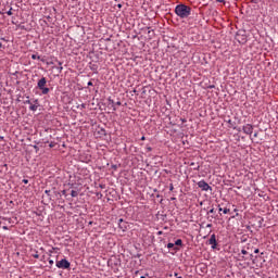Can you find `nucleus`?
<instances>
[{"instance_id": "nucleus-1", "label": "nucleus", "mask_w": 278, "mask_h": 278, "mask_svg": "<svg viewBox=\"0 0 278 278\" xmlns=\"http://www.w3.org/2000/svg\"><path fill=\"white\" fill-rule=\"evenodd\" d=\"M175 14L179 16V18H188V16L192 14V8L186 4H177L175 8Z\"/></svg>"}, {"instance_id": "nucleus-2", "label": "nucleus", "mask_w": 278, "mask_h": 278, "mask_svg": "<svg viewBox=\"0 0 278 278\" xmlns=\"http://www.w3.org/2000/svg\"><path fill=\"white\" fill-rule=\"evenodd\" d=\"M45 86H47V78L42 77L38 80L37 87L39 88V90H41L42 94H49L50 89Z\"/></svg>"}, {"instance_id": "nucleus-3", "label": "nucleus", "mask_w": 278, "mask_h": 278, "mask_svg": "<svg viewBox=\"0 0 278 278\" xmlns=\"http://www.w3.org/2000/svg\"><path fill=\"white\" fill-rule=\"evenodd\" d=\"M56 268H62L63 270H67V268H71V262L66 258H62L61 261H56L55 263Z\"/></svg>"}, {"instance_id": "nucleus-4", "label": "nucleus", "mask_w": 278, "mask_h": 278, "mask_svg": "<svg viewBox=\"0 0 278 278\" xmlns=\"http://www.w3.org/2000/svg\"><path fill=\"white\" fill-rule=\"evenodd\" d=\"M198 188H201L204 192L212 191V187L205 180H200L198 182Z\"/></svg>"}, {"instance_id": "nucleus-5", "label": "nucleus", "mask_w": 278, "mask_h": 278, "mask_svg": "<svg viewBox=\"0 0 278 278\" xmlns=\"http://www.w3.org/2000/svg\"><path fill=\"white\" fill-rule=\"evenodd\" d=\"M243 134H247V136H251L253 134V125L247 124L243 126Z\"/></svg>"}, {"instance_id": "nucleus-6", "label": "nucleus", "mask_w": 278, "mask_h": 278, "mask_svg": "<svg viewBox=\"0 0 278 278\" xmlns=\"http://www.w3.org/2000/svg\"><path fill=\"white\" fill-rule=\"evenodd\" d=\"M208 244L212 245V249H216V247L218 245V243L216 242V235L211 236L208 240Z\"/></svg>"}, {"instance_id": "nucleus-7", "label": "nucleus", "mask_w": 278, "mask_h": 278, "mask_svg": "<svg viewBox=\"0 0 278 278\" xmlns=\"http://www.w3.org/2000/svg\"><path fill=\"white\" fill-rule=\"evenodd\" d=\"M184 244V241L181 239H178L175 241L174 247H181Z\"/></svg>"}, {"instance_id": "nucleus-8", "label": "nucleus", "mask_w": 278, "mask_h": 278, "mask_svg": "<svg viewBox=\"0 0 278 278\" xmlns=\"http://www.w3.org/2000/svg\"><path fill=\"white\" fill-rule=\"evenodd\" d=\"M218 210H219V212H223V214H229V213L231 212V211H230L229 208H227V207L224 208V210H223V207H219Z\"/></svg>"}, {"instance_id": "nucleus-9", "label": "nucleus", "mask_w": 278, "mask_h": 278, "mask_svg": "<svg viewBox=\"0 0 278 278\" xmlns=\"http://www.w3.org/2000/svg\"><path fill=\"white\" fill-rule=\"evenodd\" d=\"M29 110H30L31 112H36V110H38V105H36V104H30Z\"/></svg>"}, {"instance_id": "nucleus-10", "label": "nucleus", "mask_w": 278, "mask_h": 278, "mask_svg": "<svg viewBox=\"0 0 278 278\" xmlns=\"http://www.w3.org/2000/svg\"><path fill=\"white\" fill-rule=\"evenodd\" d=\"M71 197L75 198V197H79V192L72 190L71 191Z\"/></svg>"}, {"instance_id": "nucleus-11", "label": "nucleus", "mask_w": 278, "mask_h": 278, "mask_svg": "<svg viewBox=\"0 0 278 278\" xmlns=\"http://www.w3.org/2000/svg\"><path fill=\"white\" fill-rule=\"evenodd\" d=\"M167 249H174V251H177V248H175V243H168Z\"/></svg>"}, {"instance_id": "nucleus-12", "label": "nucleus", "mask_w": 278, "mask_h": 278, "mask_svg": "<svg viewBox=\"0 0 278 278\" xmlns=\"http://www.w3.org/2000/svg\"><path fill=\"white\" fill-rule=\"evenodd\" d=\"M31 60H40V55H38V54H31Z\"/></svg>"}, {"instance_id": "nucleus-13", "label": "nucleus", "mask_w": 278, "mask_h": 278, "mask_svg": "<svg viewBox=\"0 0 278 278\" xmlns=\"http://www.w3.org/2000/svg\"><path fill=\"white\" fill-rule=\"evenodd\" d=\"M59 66H60V67H59V73H62V71H63L64 67H62V62H60V61H59Z\"/></svg>"}, {"instance_id": "nucleus-14", "label": "nucleus", "mask_w": 278, "mask_h": 278, "mask_svg": "<svg viewBox=\"0 0 278 278\" xmlns=\"http://www.w3.org/2000/svg\"><path fill=\"white\" fill-rule=\"evenodd\" d=\"M33 257H35V260H38L40 255L38 254V252H36L35 254H33Z\"/></svg>"}, {"instance_id": "nucleus-15", "label": "nucleus", "mask_w": 278, "mask_h": 278, "mask_svg": "<svg viewBox=\"0 0 278 278\" xmlns=\"http://www.w3.org/2000/svg\"><path fill=\"white\" fill-rule=\"evenodd\" d=\"M242 255H249V252L247 250H241Z\"/></svg>"}, {"instance_id": "nucleus-16", "label": "nucleus", "mask_w": 278, "mask_h": 278, "mask_svg": "<svg viewBox=\"0 0 278 278\" xmlns=\"http://www.w3.org/2000/svg\"><path fill=\"white\" fill-rule=\"evenodd\" d=\"M8 16H12V8L7 12Z\"/></svg>"}, {"instance_id": "nucleus-17", "label": "nucleus", "mask_w": 278, "mask_h": 278, "mask_svg": "<svg viewBox=\"0 0 278 278\" xmlns=\"http://www.w3.org/2000/svg\"><path fill=\"white\" fill-rule=\"evenodd\" d=\"M24 103H26V105H31V100H26Z\"/></svg>"}, {"instance_id": "nucleus-18", "label": "nucleus", "mask_w": 278, "mask_h": 278, "mask_svg": "<svg viewBox=\"0 0 278 278\" xmlns=\"http://www.w3.org/2000/svg\"><path fill=\"white\" fill-rule=\"evenodd\" d=\"M169 190H170V192H173V190H175V187L173 186V184L169 186Z\"/></svg>"}, {"instance_id": "nucleus-19", "label": "nucleus", "mask_w": 278, "mask_h": 278, "mask_svg": "<svg viewBox=\"0 0 278 278\" xmlns=\"http://www.w3.org/2000/svg\"><path fill=\"white\" fill-rule=\"evenodd\" d=\"M121 223H123V218L118 219V225H119L121 229H123V226H121Z\"/></svg>"}, {"instance_id": "nucleus-20", "label": "nucleus", "mask_w": 278, "mask_h": 278, "mask_svg": "<svg viewBox=\"0 0 278 278\" xmlns=\"http://www.w3.org/2000/svg\"><path fill=\"white\" fill-rule=\"evenodd\" d=\"M49 264H50V266H53V264H54L53 260H49Z\"/></svg>"}, {"instance_id": "nucleus-21", "label": "nucleus", "mask_w": 278, "mask_h": 278, "mask_svg": "<svg viewBox=\"0 0 278 278\" xmlns=\"http://www.w3.org/2000/svg\"><path fill=\"white\" fill-rule=\"evenodd\" d=\"M22 181H23V184H29V180H27V179H23Z\"/></svg>"}, {"instance_id": "nucleus-22", "label": "nucleus", "mask_w": 278, "mask_h": 278, "mask_svg": "<svg viewBox=\"0 0 278 278\" xmlns=\"http://www.w3.org/2000/svg\"><path fill=\"white\" fill-rule=\"evenodd\" d=\"M217 3H225V0H216Z\"/></svg>"}, {"instance_id": "nucleus-23", "label": "nucleus", "mask_w": 278, "mask_h": 278, "mask_svg": "<svg viewBox=\"0 0 278 278\" xmlns=\"http://www.w3.org/2000/svg\"><path fill=\"white\" fill-rule=\"evenodd\" d=\"M254 253H260V249H255V250H254Z\"/></svg>"}, {"instance_id": "nucleus-24", "label": "nucleus", "mask_w": 278, "mask_h": 278, "mask_svg": "<svg viewBox=\"0 0 278 278\" xmlns=\"http://www.w3.org/2000/svg\"><path fill=\"white\" fill-rule=\"evenodd\" d=\"M117 8L121 10V8H123V4H117Z\"/></svg>"}, {"instance_id": "nucleus-25", "label": "nucleus", "mask_w": 278, "mask_h": 278, "mask_svg": "<svg viewBox=\"0 0 278 278\" xmlns=\"http://www.w3.org/2000/svg\"><path fill=\"white\" fill-rule=\"evenodd\" d=\"M252 3H257V0H251Z\"/></svg>"}, {"instance_id": "nucleus-26", "label": "nucleus", "mask_w": 278, "mask_h": 278, "mask_svg": "<svg viewBox=\"0 0 278 278\" xmlns=\"http://www.w3.org/2000/svg\"><path fill=\"white\" fill-rule=\"evenodd\" d=\"M87 86H92V81H89V83L87 84Z\"/></svg>"}, {"instance_id": "nucleus-27", "label": "nucleus", "mask_w": 278, "mask_h": 278, "mask_svg": "<svg viewBox=\"0 0 278 278\" xmlns=\"http://www.w3.org/2000/svg\"><path fill=\"white\" fill-rule=\"evenodd\" d=\"M49 147H50V149H53V143H50Z\"/></svg>"}, {"instance_id": "nucleus-28", "label": "nucleus", "mask_w": 278, "mask_h": 278, "mask_svg": "<svg viewBox=\"0 0 278 278\" xmlns=\"http://www.w3.org/2000/svg\"><path fill=\"white\" fill-rule=\"evenodd\" d=\"M210 213H211V214H214V208H212V210L210 211Z\"/></svg>"}, {"instance_id": "nucleus-29", "label": "nucleus", "mask_w": 278, "mask_h": 278, "mask_svg": "<svg viewBox=\"0 0 278 278\" xmlns=\"http://www.w3.org/2000/svg\"><path fill=\"white\" fill-rule=\"evenodd\" d=\"M2 48H3V43L0 42V49H2Z\"/></svg>"}, {"instance_id": "nucleus-30", "label": "nucleus", "mask_w": 278, "mask_h": 278, "mask_svg": "<svg viewBox=\"0 0 278 278\" xmlns=\"http://www.w3.org/2000/svg\"><path fill=\"white\" fill-rule=\"evenodd\" d=\"M116 105H121V101L116 102Z\"/></svg>"}, {"instance_id": "nucleus-31", "label": "nucleus", "mask_w": 278, "mask_h": 278, "mask_svg": "<svg viewBox=\"0 0 278 278\" xmlns=\"http://www.w3.org/2000/svg\"><path fill=\"white\" fill-rule=\"evenodd\" d=\"M254 138H257V132H256V134H254Z\"/></svg>"}, {"instance_id": "nucleus-32", "label": "nucleus", "mask_w": 278, "mask_h": 278, "mask_svg": "<svg viewBox=\"0 0 278 278\" xmlns=\"http://www.w3.org/2000/svg\"><path fill=\"white\" fill-rule=\"evenodd\" d=\"M141 140H146V138H144V137H141Z\"/></svg>"}, {"instance_id": "nucleus-33", "label": "nucleus", "mask_w": 278, "mask_h": 278, "mask_svg": "<svg viewBox=\"0 0 278 278\" xmlns=\"http://www.w3.org/2000/svg\"><path fill=\"white\" fill-rule=\"evenodd\" d=\"M63 194H66V191H65V190H63Z\"/></svg>"}, {"instance_id": "nucleus-34", "label": "nucleus", "mask_w": 278, "mask_h": 278, "mask_svg": "<svg viewBox=\"0 0 278 278\" xmlns=\"http://www.w3.org/2000/svg\"><path fill=\"white\" fill-rule=\"evenodd\" d=\"M172 201H175V198H172Z\"/></svg>"}, {"instance_id": "nucleus-35", "label": "nucleus", "mask_w": 278, "mask_h": 278, "mask_svg": "<svg viewBox=\"0 0 278 278\" xmlns=\"http://www.w3.org/2000/svg\"><path fill=\"white\" fill-rule=\"evenodd\" d=\"M140 278H147V277H144V276H141Z\"/></svg>"}, {"instance_id": "nucleus-36", "label": "nucleus", "mask_w": 278, "mask_h": 278, "mask_svg": "<svg viewBox=\"0 0 278 278\" xmlns=\"http://www.w3.org/2000/svg\"><path fill=\"white\" fill-rule=\"evenodd\" d=\"M1 40H5V38H1Z\"/></svg>"}, {"instance_id": "nucleus-37", "label": "nucleus", "mask_w": 278, "mask_h": 278, "mask_svg": "<svg viewBox=\"0 0 278 278\" xmlns=\"http://www.w3.org/2000/svg\"><path fill=\"white\" fill-rule=\"evenodd\" d=\"M3 229H8V227H3Z\"/></svg>"}]
</instances>
